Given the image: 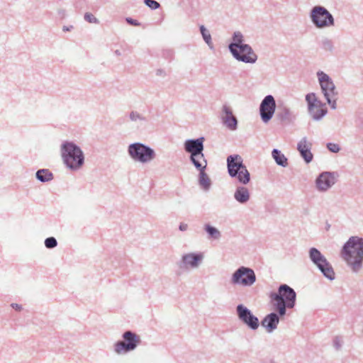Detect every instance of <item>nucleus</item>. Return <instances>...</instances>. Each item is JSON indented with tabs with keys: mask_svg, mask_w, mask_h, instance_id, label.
<instances>
[{
	"mask_svg": "<svg viewBox=\"0 0 363 363\" xmlns=\"http://www.w3.org/2000/svg\"><path fill=\"white\" fill-rule=\"evenodd\" d=\"M238 316L245 324L252 329H257L259 326V320L253 315L251 312L242 305H239L237 308Z\"/></svg>",
	"mask_w": 363,
	"mask_h": 363,
	"instance_id": "4468645a",
	"label": "nucleus"
},
{
	"mask_svg": "<svg viewBox=\"0 0 363 363\" xmlns=\"http://www.w3.org/2000/svg\"><path fill=\"white\" fill-rule=\"evenodd\" d=\"M203 138L194 140H187L185 143V149L191 155L194 153L202 152L203 149Z\"/></svg>",
	"mask_w": 363,
	"mask_h": 363,
	"instance_id": "a211bd4d",
	"label": "nucleus"
},
{
	"mask_svg": "<svg viewBox=\"0 0 363 363\" xmlns=\"http://www.w3.org/2000/svg\"><path fill=\"white\" fill-rule=\"evenodd\" d=\"M36 177L41 182H48L52 179V174L48 169H40L37 172Z\"/></svg>",
	"mask_w": 363,
	"mask_h": 363,
	"instance_id": "b1692460",
	"label": "nucleus"
},
{
	"mask_svg": "<svg viewBox=\"0 0 363 363\" xmlns=\"http://www.w3.org/2000/svg\"><path fill=\"white\" fill-rule=\"evenodd\" d=\"M127 21L130 24L133 25V26H139L140 25V23L138 22H137V21L131 19V18H127Z\"/></svg>",
	"mask_w": 363,
	"mask_h": 363,
	"instance_id": "473e14b6",
	"label": "nucleus"
},
{
	"mask_svg": "<svg viewBox=\"0 0 363 363\" xmlns=\"http://www.w3.org/2000/svg\"><path fill=\"white\" fill-rule=\"evenodd\" d=\"M130 118H131V119L135 120V116L133 113H132L130 115Z\"/></svg>",
	"mask_w": 363,
	"mask_h": 363,
	"instance_id": "c9c22d12",
	"label": "nucleus"
},
{
	"mask_svg": "<svg viewBox=\"0 0 363 363\" xmlns=\"http://www.w3.org/2000/svg\"><path fill=\"white\" fill-rule=\"evenodd\" d=\"M311 18L313 22L318 28L333 25L332 15L324 8L316 6L313 9Z\"/></svg>",
	"mask_w": 363,
	"mask_h": 363,
	"instance_id": "9d476101",
	"label": "nucleus"
},
{
	"mask_svg": "<svg viewBox=\"0 0 363 363\" xmlns=\"http://www.w3.org/2000/svg\"><path fill=\"white\" fill-rule=\"evenodd\" d=\"M319 82L321 86V89L324 93L325 98L327 99L328 103L331 105L333 108H335V85L330 80L329 77L323 72L319 73Z\"/></svg>",
	"mask_w": 363,
	"mask_h": 363,
	"instance_id": "6e6552de",
	"label": "nucleus"
},
{
	"mask_svg": "<svg viewBox=\"0 0 363 363\" xmlns=\"http://www.w3.org/2000/svg\"><path fill=\"white\" fill-rule=\"evenodd\" d=\"M128 151L134 160L141 162H147L155 157L153 150L140 143L130 145Z\"/></svg>",
	"mask_w": 363,
	"mask_h": 363,
	"instance_id": "423d86ee",
	"label": "nucleus"
},
{
	"mask_svg": "<svg viewBox=\"0 0 363 363\" xmlns=\"http://www.w3.org/2000/svg\"><path fill=\"white\" fill-rule=\"evenodd\" d=\"M187 228V225L186 224H181L180 226H179V229L181 230H186Z\"/></svg>",
	"mask_w": 363,
	"mask_h": 363,
	"instance_id": "72a5a7b5",
	"label": "nucleus"
},
{
	"mask_svg": "<svg viewBox=\"0 0 363 363\" xmlns=\"http://www.w3.org/2000/svg\"><path fill=\"white\" fill-rule=\"evenodd\" d=\"M228 169L231 177H237L240 182L247 184L250 181V173L242 164V160L239 155H230L227 159Z\"/></svg>",
	"mask_w": 363,
	"mask_h": 363,
	"instance_id": "20e7f679",
	"label": "nucleus"
},
{
	"mask_svg": "<svg viewBox=\"0 0 363 363\" xmlns=\"http://www.w3.org/2000/svg\"><path fill=\"white\" fill-rule=\"evenodd\" d=\"M342 258L357 271L363 261V239L352 237L345 243L341 252Z\"/></svg>",
	"mask_w": 363,
	"mask_h": 363,
	"instance_id": "f257e3e1",
	"label": "nucleus"
},
{
	"mask_svg": "<svg viewBox=\"0 0 363 363\" xmlns=\"http://www.w3.org/2000/svg\"><path fill=\"white\" fill-rule=\"evenodd\" d=\"M310 257L326 277L330 279H334L335 273L332 267L317 249L312 248L310 250Z\"/></svg>",
	"mask_w": 363,
	"mask_h": 363,
	"instance_id": "9b49d317",
	"label": "nucleus"
},
{
	"mask_svg": "<svg viewBox=\"0 0 363 363\" xmlns=\"http://www.w3.org/2000/svg\"><path fill=\"white\" fill-rule=\"evenodd\" d=\"M201 32L203 35V38L204 40L206 42L207 44L211 45V35L209 34L208 31L202 26H201Z\"/></svg>",
	"mask_w": 363,
	"mask_h": 363,
	"instance_id": "a878e982",
	"label": "nucleus"
},
{
	"mask_svg": "<svg viewBox=\"0 0 363 363\" xmlns=\"http://www.w3.org/2000/svg\"><path fill=\"white\" fill-rule=\"evenodd\" d=\"M63 30H68V28H64Z\"/></svg>",
	"mask_w": 363,
	"mask_h": 363,
	"instance_id": "e433bc0d",
	"label": "nucleus"
},
{
	"mask_svg": "<svg viewBox=\"0 0 363 363\" xmlns=\"http://www.w3.org/2000/svg\"><path fill=\"white\" fill-rule=\"evenodd\" d=\"M233 280L234 283L250 286L255 281V274L252 269L242 267L234 273Z\"/></svg>",
	"mask_w": 363,
	"mask_h": 363,
	"instance_id": "f8f14e48",
	"label": "nucleus"
},
{
	"mask_svg": "<svg viewBox=\"0 0 363 363\" xmlns=\"http://www.w3.org/2000/svg\"><path fill=\"white\" fill-rule=\"evenodd\" d=\"M327 147L333 152H337L340 150L339 146L335 143H328Z\"/></svg>",
	"mask_w": 363,
	"mask_h": 363,
	"instance_id": "7c9ffc66",
	"label": "nucleus"
},
{
	"mask_svg": "<svg viewBox=\"0 0 363 363\" xmlns=\"http://www.w3.org/2000/svg\"><path fill=\"white\" fill-rule=\"evenodd\" d=\"M272 156L279 165L286 167L288 164L286 157L280 151L274 149L272 151Z\"/></svg>",
	"mask_w": 363,
	"mask_h": 363,
	"instance_id": "5701e85b",
	"label": "nucleus"
},
{
	"mask_svg": "<svg viewBox=\"0 0 363 363\" xmlns=\"http://www.w3.org/2000/svg\"><path fill=\"white\" fill-rule=\"evenodd\" d=\"M250 197L248 190L245 187H240L235 193V198L240 203H245L248 201Z\"/></svg>",
	"mask_w": 363,
	"mask_h": 363,
	"instance_id": "4be33fe9",
	"label": "nucleus"
},
{
	"mask_svg": "<svg viewBox=\"0 0 363 363\" xmlns=\"http://www.w3.org/2000/svg\"><path fill=\"white\" fill-rule=\"evenodd\" d=\"M306 101L308 104V112L315 119L320 118L327 113L325 105L318 100L313 93L307 94L306 96Z\"/></svg>",
	"mask_w": 363,
	"mask_h": 363,
	"instance_id": "1a4fd4ad",
	"label": "nucleus"
},
{
	"mask_svg": "<svg viewBox=\"0 0 363 363\" xmlns=\"http://www.w3.org/2000/svg\"><path fill=\"white\" fill-rule=\"evenodd\" d=\"M279 317L276 313H272L267 315L262 321V325L268 332L274 330L279 323Z\"/></svg>",
	"mask_w": 363,
	"mask_h": 363,
	"instance_id": "6ab92c4d",
	"label": "nucleus"
},
{
	"mask_svg": "<svg viewBox=\"0 0 363 363\" xmlns=\"http://www.w3.org/2000/svg\"><path fill=\"white\" fill-rule=\"evenodd\" d=\"M312 144L304 138L298 143L297 149L299 151L301 157L304 159L306 163H309L313 160V154L311 152Z\"/></svg>",
	"mask_w": 363,
	"mask_h": 363,
	"instance_id": "2eb2a0df",
	"label": "nucleus"
},
{
	"mask_svg": "<svg viewBox=\"0 0 363 363\" xmlns=\"http://www.w3.org/2000/svg\"><path fill=\"white\" fill-rule=\"evenodd\" d=\"M206 230L209 233V235L214 238H218L220 235L219 231L213 227L207 225Z\"/></svg>",
	"mask_w": 363,
	"mask_h": 363,
	"instance_id": "bb28decb",
	"label": "nucleus"
},
{
	"mask_svg": "<svg viewBox=\"0 0 363 363\" xmlns=\"http://www.w3.org/2000/svg\"><path fill=\"white\" fill-rule=\"evenodd\" d=\"M223 121L224 124L230 130H235L237 128V119L233 116L230 108L228 106H224L223 107Z\"/></svg>",
	"mask_w": 363,
	"mask_h": 363,
	"instance_id": "f3484780",
	"label": "nucleus"
},
{
	"mask_svg": "<svg viewBox=\"0 0 363 363\" xmlns=\"http://www.w3.org/2000/svg\"><path fill=\"white\" fill-rule=\"evenodd\" d=\"M123 337L125 341L118 342L115 345V351L118 354L133 350L140 342V337L130 331L125 332Z\"/></svg>",
	"mask_w": 363,
	"mask_h": 363,
	"instance_id": "0eeeda50",
	"label": "nucleus"
},
{
	"mask_svg": "<svg viewBox=\"0 0 363 363\" xmlns=\"http://www.w3.org/2000/svg\"><path fill=\"white\" fill-rule=\"evenodd\" d=\"M275 108L274 97L271 95L267 96L260 105V115L264 122L267 123L272 118Z\"/></svg>",
	"mask_w": 363,
	"mask_h": 363,
	"instance_id": "ddd939ff",
	"label": "nucleus"
},
{
	"mask_svg": "<svg viewBox=\"0 0 363 363\" xmlns=\"http://www.w3.org/2000/svg\"><path fill=\"white\" fill-rule=\"evenodd\" d=\"M230 50L238 60L252 63L257 60V55L247 45L233 43L230 44Z\"/></svg>",
	"mask_w": 363,
	"mask_h": 363,
	"instance_id": "39448f33",
	"label": "nucleus"
},
{
	"mask_svg": "<svg viewBox=\"0 0 363 363\" xmlns=\"http://www.w3.org/2000/svg\"><path fill=\"white\" fill-rule=\"evenodd\" d=\"M84 18L89 23H98V20L94 16L90 13H86L84 15Z\"/></svg>",
	"mask_w": 363,
	"mask_h": 363,
	"instance_id": "c756f323",
	"label": "nucleus"
},
{
	"mask_svg": "<svg viewBox=\"0 0 363 363\" xmlns=\"http://www.w3.org/2000/svg\"><path fill=\"white\" fill-rule=\"evenodd\" d=\"M62 156L65 163L71 169H78L84 162L82 150L72 143H66L62 145Z\"/></svg>",
	"mask_w": 363,
	"mask_h": 363,
	"instance_id": "7ed1b4c3",
	"label": "nucleus"
},
{
	"mask_svg": "<svg viewBox=\"0 0 363 363\" xmlns=\"http://www.w3.org/2000/svg\"><path fill=\"white\" fill-rule=\"evenodd\" d=\"M146 5L152 9H157L160 7V4L154 0H145Z\"/></svg>",
	"mask_w": 363,
	"mask_h": 363,
	"instance_id": "c85d7f7f",
	"label": "nucleus"
},
{
	"mask_svg": "<svg viewBox=\"0 0 363 363\" xmlns=\"http://www.w3.org/2000/svg\"><path fill=\"white\" fill-rule=\"evenodd\" d=\"M191 160L198 169L203 170L206 167L207 162L202 152L194 153L191 155Z\"/></svg>",
	"mask_w": 363,
	"mask_h": 363,
	"instance_id": "412c9836",
	"label": "nucleus"
},
{
	"mask_svg": "<svg viewBox=\"0 0 363 363\" xmlns=\"http://www.w3.org/2000/svg\"><path fill=\"white\" fill-rule=\"evenodd\" d=\"M11 306L16 310L21 309V306H19L17 303H13Z\"/></svg>",
	"mask_w": 363,
	"mask_h": 363,
	"instance_id": "f704fd0d",
	"label": "nucleus"
},
{
	"mask_svg": "<svg viewBox=\"0 0 363 363\" xmlns=\"http://www.w3.org/2000/svg\"><path fill=\"white\" fill-rule=\"evenodd\" d=\"M273 306L278 310L280 315L286 313V308H293L296 301V293L287 285H281L279 289L278 294L274 293L270 295Z\"/></svg>",
	"mask_w": 363,
	"mask_h": 363,
	"instance_id": "f03ea898",
	"label": "nucleus"
},
{
	"mask_svg": "<svg viewBox=\"0 0 363 363\" xmlns=\"http://www.w3.org/2000/svg\"><path fill=\"white\" fill-rule=\"evenodd\" d=\"M199 184L205 189H207L211 185V181L204 169L200 170Z\"/></svg>",
	"mask_w": 363,
	"mask_h": 363,
	"instance_id": "393cba45",
	"label": "nucleus"
},
{
	"mask_svg": "<svg viewBox=\"0 0 363 363\" xmlns=\"http://www.w3.org/2000/svg\"><path fill=\"white\" fill-rule=\"evenodd\" d=\"M242 35L240 33H235L234 35V42L238 44H242Z\"/></svg>",
	"mask_w": 363,
	"mask_h": 363,
	"instance_id": "2f4dec72",
	"label": "nucleus"
},
{
	"mask_svg": "<svg viewBox=\"0 0 363 363\" xmlns=\"http://www.w3.org/2000/svg\"><path fill=\"white\" fill-rule=\"evenodd\" d=\"M202 254L190 253L183 256L182 260L186 266L192 268L198 267L199 264L203 259Z\"/></svg>",
	"mask_w": 363,
	"mask_h": 363,
	"instance_id": "aec40b11",
	"label": "nucleus"
},
{
	"mask_svg": "<svg viewBox=\"0 0 363 363\" xmlns=\"http://www.w3.org/2000/svg\"><path fill=\"white\" fill-rule=\"evenodd\" d=\"M335 184L334 176L329 172L322 173L316 179V186L320 191H325Z\"/></svg>",
	"mask_w": 363,
	"mask_h": 363,
	"instance_id": "dca6fc26",
	"label": "nucleus"
},
{
	"mask_svg": "<svg viewBox=\"0 0 363 363\" xmlns=\"http://www.w3.org/2000/svg\"><path fill=\"white\" fill-rule=\"evenodd\" d=\"M45 245L48 248H53L57 246V240L53 237L48 238L45 240Z\"/></svg>",
	"mask_w": 363,
	"mask_h": 363,
	"instance_id": "cd10ccee",
	"label": "nucleus"
}]
</instances>
